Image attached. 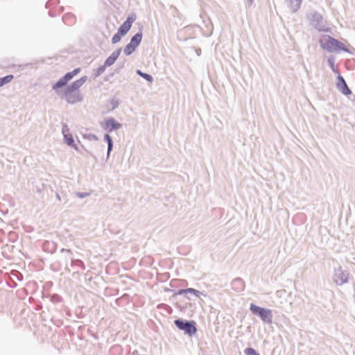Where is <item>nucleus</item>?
I'll use <instances>...</instances> for the list:
<instances>
[{"label": "nucleus", "mask_w": 355, "mask_h": 355, "mask_svg": "<svg viewBox=\"0 0 355 355\" xmlns=\"http://www.w3.org/2000/svg\"><path fill=\"white\" fill-rule=\"evenodd\" d=\"M87 77L83 76L64 89L62 96L67 103L73 104L82 100L79 88L85 83Z\"/></svg>", "instance_id": "nucleus-1"}, {"label": "nucleus", "mask_w": 355, "mask_h": 355, "mask_svg": "<svg viewBox=\"0 0 355 355\" xmlns=\"http://www.w3.org/2000/svg\"><path fill=\"white\" fill-rule=\"evenodd\" d=\"M322 49H326L329 52H334L337 51H347L344 43L330 37L325 36L320 40Z\"/></svg>", "instance_id": "nucleus-2"}, {"label": "nucleus", "mask_w": 355, "mask_h": 355, "mask_svg": "<svg viewBox=\"0 0 355 355\" xmlns=\"http://www.w3.org/2000/svg\"><path fill=\"white\" fill-rule=\"evenodd\" d=\"M250 310L253 313L259 315L263 321L268 323L272 322V316L270 310L259 307L254 304H250Z\"/></svg>", "instance_id": "nucleus-3"}, {"label": "nucleus", "mask_w": 355, "mask_h": 355, "mask_svg": "<svg viewBox=\"0 0 355 355\" xmlns=\"http://www.w3.org/2000/svg\"><path fill=\"white\" fill-rule=\"evenodd\" d=\"M175 324L180 330H183L185 334L190 336L196 334L197 329L196 328V322L194 321H182L180 320H175Z\"/></svg>", "instance_id": "nucleus-4"}, {"label": "nucleus", "mask_w": 355, "mask_h": 355, "mask_svg": "<svg viewBox=\"0 0 355 355\" xmlns=\"http://www.w3.org/2000/svg\"><path fill=\"white\" fill-rule=\"evenodd\" d=\"M80 71V69L77 68L75 69L73 71L66 73L64 76L61 78L55 84L53 85V89L55 90L58 89V88L64 87L70 80H71Z\"/></svg>", "instance_id": "nucleus-5"}, {"label": "nucleus", "mask_w": 355, "mask_h": 355, "mask_svg": "<svg viewBox=\"0 0 355 355\" xmlns=\"http://www.w3.org/2000/svg\"><path fill=\"white\" fill-rule=\"evenodd\" d=\"M142 38V34L141 33H137L134 35L130 42L126 45L124 49V53L126 55H130L136 49V47L140 44Z\"/></svg>", "instance_id": "nucleus-6"}, {"label": "nucleus", "mask_w": 355, "mask_h": 355, "mask_svg": "<svg viewBox=\"0 0 355 355\" xmlns=\"http://www.w3.org/2000/svg\"><path fill=\"white\" fill-rule=\"evenodd\" d=\"M135 20V16L134 15L128 16L126 21H125L123 23V24L120 26L118 31L119 32H120V34L125 35L130 29L132 24Z\"/></svg>", "instance_id": "nucleus-7"}, {"label": "nucleus", "mask_w": 355, "mask_h": 355, "mask_svg": "<svg viewBox=\"0 0 355 355\" xmlns=\"http://www.w3.org/2000/svg\"><path fill=\"white\" fill-rule=\"evenodd\" d=\"M103 128L107 131L117 130L121 127V124L116 122L113 118H109L104 121L102 124Z\"/></svg>", "instance_id": "nucleus-8"}, {"label": "nucleus", "mask_w": 355, "mask_h": 355, "mask_svg": "<svg viewBox=\"0 0 355 355\" xmlns=\"http://www.w3.org/2000/svg\"><path fill=\"white\" fill-rule=\"evenodd\" d=\"M338 81L337 83V87L345 95L351 94L350 89L348 88L345 80L340 76L338 77Z\"/></svg>", "instance_id": "nucleus-9"}, {"label": "nucleus", "mask_w": 355, "mask_h": 355, "mask_svg": "<svg viewBox=\"0 0 355 355\" xmlns=\"http://www.w3.org/2000/svg\"><path fill=\"white\" fill-rule=\"evenodd\" d=\"M121 53V50L118 49L117 51L113 52L110 56H109L107 60L105 62L104 66L105 67H110L112 65L115 61L119 58Z\"/></svg>", "instance_id": "nucleus-10"}, {"label": "nucleus", "mask_w": 355, "mask_h": 355, "mask_svg": "<svg viewBox=\"0 0 355 355\" xmlns=\"http://www.w3.org/2000/svg\"><path fill=\"white\" fill-rule=\"evenodd\" d=\"M64 139H65L66 143L69 146H71L73 147L75 149H78V147L75 144L74 140H73V137H72L71 135H70V134H64Z\"/></svg>", "instance_id": "nucleus-11"}, {"label": "nucleus", "mask_w": 355, "mask_h": 355, "mask_svg": "<svg viewBox=\"0 0 355 355\" xmlns=\"http://www.w3.org/2000/svg\"><path fill=\"white\" fill-rule=\"evenodd\" d=\"M13 78L14 76L12 75H8L3 78H0V87L10 83Z\"/></svg>", "instance_id": "nucleus-12"}, {"label": "nucleus", "mask_w": 355, "mask_h": 355, "mask_svg": "<svg viewBox=\"0 0 355 355\" xmlns=\"http://www.w3.org/2000/svg\"><path fill=\"white\" fill-rule=\"evenodd\" d=\"M137 73L149 82H151L153 80L152 76L150 75L143 73L140 70H137Z\"/></svg>", "instance_id": "nucleus-13"}, {"label": "nucleus", "mask_w": 355, "mask_h": 355, "mask_svg": "<svg viewBox=\"0 0 355 355\" xmlns=\"http://www.w3.org/2000/svg\"><path fill=\"white\" fill-rule=\"evenodd\" d=\"M123 36V35L122 34H120V32H117L113 37H112V42L113 44H116L117 42H119L121 39V37Z\"/></svg>", "instance_id": "nucleus-14"}, {"label": "nucleus", "mask_w": 355, "mask_h": 355, "mask_svg": "<svg viewBox=\"0 0 355 355\" xmlns=\"http://www.w3.org/2000/svg\"><path fill=\"white\" fill-rule=\"evenodd\" d=\"M105 139L107 141L108 144V153L111 150L112 148V141L110 136L109 135H105L104 137Z\"/></svg>", "instance_id": "nucleus-15"}, {"label": "nucleus", "mask_w": 355, "mask_h": 355, "mask_svg": "<svg viewBox=\"0 0 355 355\" xmlns=\"http://www.w3.org/2000/svg\"><path fill=\"white\" fill-rule=\"evenodd\" d=\"M245 354V355H259L253 348H246Z\"/></svg>", "instance_id": "nucleus-16"}, {"label": "nucleus", "mask_w": 355, "mask_h": 355, "mask_svg": "<svg viewBox=\"0 0 355 355\" xmlns=\"http://www.w3.org/2000/svg\"><path fill=\"white\" fill-rule=\"evenodd\" d=\"M196 292H197V291L193 288H187V289L180 290L179 291V294L187 293H196Z\"/></svg>", "instance_id": "nucleus-17"}, {"label": "nucleus", "mask_w": 355, "mask_h": 355, "mask_svg": "<svg viewBox=\"0 0 355 355\" xmlns=\"http://www.w3.org/2000/svg\"><path fill=\"white\" fill-rule=\"evenodd\" d=\"M248 1H250V3H252L253 0H248Z\"/></svg>", "instance_id": "nucleus-18"}]
</instances>
